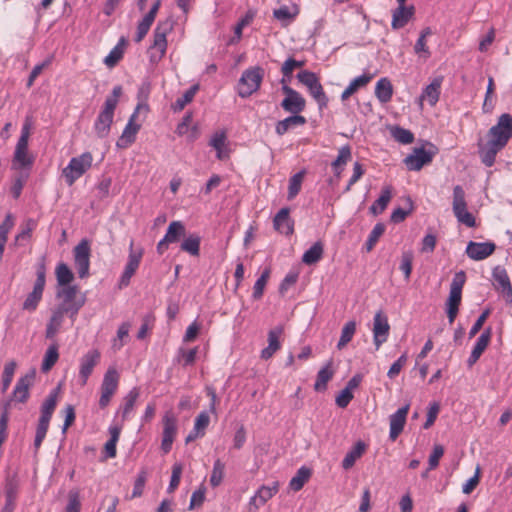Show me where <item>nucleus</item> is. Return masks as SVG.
I'll return each mask as SVG.
<instances>
[{
    "instance_id": "f8f14e48",
    "label": "nucleus",
    "mask_w": 512,
    "mask_h": 512,
    "mask_svg": "<svg viewBox=\"0 0 512 512\" xmlns=\"http://www.w3.org/2000/svg\"><path fill=\"white\" fill-rule=\"evenodd\" d=\"M429 149L424 147H415L411 154L404 159V164L410 171H419L425 165L432 162L433 157L437 152V148L433 144H428Z\"/></svg>"
},
{
    "instance_id": "a878e982",
    "label": "nucleus",
    "mask_w": 512,
    "mask_h": 512,
    "mask_svg": "<svg viewBox=\"0 0 512 512\" xmlns=\"http://www.w3.org/2000/svg\"><path fill=\"white\" fill-rule=\"evenodd\" d=\"M414 6H402L393 11L391 26L393 29L403 28L413 17Z\"/></svg>"
},
{
    "instance_id": "37998d69",
    "label": "nucleus",
    "mask_w": 512,
    "mask_h": 512,
    "mask_svg": "<svg viewBox=\"0 0 512 512\" xmlns=\"http://www.w3.org/2000/svg\"><path fill=\"white\" fill-rule=\"evenodd\" d=\"M140 395V390L138 387L132 388L129 393L123 399L122 406V419L126 420L130 413L133 411L135 403Z\"/></svg>"
},
{
    "instance_id": "13d9d810",
    "label": "nucleus",
    "mask_w": 512,
    "mask_h": 512,
    "mask_svg": "<svg viewBox=\"0 0 512 512\" xmlns=\"http://www.w3.org/2000/svg\"><path fill=\"white\" fill-rule=\"evenodd\" d=\"M492 335V330L490 327L486 328L479 338L476 341V344L472 350V352L479 354L480 356L487 348Z\"/></svg>"
},
{
    "instance_id": "8fccbe9b",
    "label": "nucleus",
    "mask_w": 512,
    "mask_h": 512,
    "mask_svg": "<svg viewBox=\"0 0 512 512\" xmlns=\"http://www.w3.org/2000/svg\"><path fill=\"white\" fill-rule=\"evenodd\" d=\"M14 226V220L11 214H7L4 221L0 225V259L3 256L7 235Z\"/></svg>"
},
{
    "instance_id": "4be33fe9",
    "label": "nucleus",
    "mask_w": 512,
    "mask_h": 512,
    "mask_svg": "<svg viewBox=\"0 0 512 512\" xmlns=\"http://www.w3.org/2000/svg\"><path fill=\"white\" fill-rule=\"evenodd\" d=\"M283 330V327L278 325L268 332V346L261 351L262 359H270L281 348L280 337Z\"/></svg>"
},
{
    "instance_id": "423d86ee",
    "label": "nucleus",
    "mask_w": 512,
    "mask_h": 512,
    "mask_svg": "<svg viewBox=\"0 0 512 512\" xmlns=\"http://www.w3.org/2000/svg\"><path fill=\"white\" fill-rule=\"evenodd\" d=\"M92 162L93 156L90 152H84L78 157L71 158L69 164L62 170L66 184L72 186L91 168Z\"/></svg>"
},
{
    "instance_id": "338daca9",
    "label": "nucleus",
    "mask_w": 512,
    "mask_h": 512,
    "mask_svg": "<svg viewBox=\"0 0 512 512\" xmlns=\"http://www.w3.org/2000/svg\"><path fill=\"white\" fill-rule=\"evenodd\" d=\"M297 14V7H294V11H291V9L288 6H281L280 8L275 9L273 11L274 17L280 21L292 20Z\"/></svg>"
},
{
    "instance_id": "393cba45",
    "label": "nucleus",
    "mask_w": 512,
    "mask_h": 512,
    "mask_svg": "<svg viewBox=\"0 0 512 512\" xmlns=\"http://www.w3.org/2000/svg\"><path fill=\"white\" fill-rule=\"evenodd\" d=\"M289 208L284 207L279 210L273 219V225L278 232L291 235L294 231V222L289 216Z\"/></svg>"
},
{
    "instance_id": "58836bf2",
    "label": "nucleus",
    "mask_w": 512,
    "mask_h": 512,
    "mask_svg": "<svg viewBox=\"0 0 512 512\" xmlns=\"http://www.w3.org/2000/svg\"><path fill=\"white\" fill-rule=\"evenodd\" d=\"M332 367V360H329L327 364L320 369V371L317 374V378L314 384V389L316 391H324L327 388V383L332 379L333 377V370Z\"/></svg>"
},
{
    "instance_id": "c756f323",
    "label": "nucleus",
    "mask_w": 512,
    "mask_h": 512,
    "mask_svg": "<svg viewBox=\"0 0 512 512\" xmlns=\"http://www.w3.org/2000/svg\"><path fill=\"white\" fill-rule=\"evenodd\" d=\"M226 139L227 137L225 132L219 131L216 132L210 140L209 144L216 150V156L219 160H225L229 157L230 151L227 147Z\"/></svg>"
},
{
    "instance_id": "49530a36",
    "label": "nucleus",
    "mask_w": 512,
    "mask_h": 512,
    "mask_svg": "<svg viewBox=\"0 0 512 512\" xmlns=\"http://www.w3.org/2000/svg\"><path fill=\"white\" fill-rule=\"evenodd\" d=\"M323 256V245L321 242L314 243L302 256V262L307 265L317 263Z\"/></svg>"
},
{
    "instance_id": "c9c22d12",
    "label": "nucleus",
    "mask_w": 512,
    "mask_h": 512,
    "mask_svg": "<svg viewBox=\"0 0 512 512\" xmlns=\"http://www.w3.org/2000/svg\"><path fill=\"white\" fill-rule=\"evenodd\" d=\"M201 237L198 234H190L184 237L180 249L191 256L197 257L200 254Z\"/></svg>"
},
{
    "instance_id": "e2e57ef3",
    "label": "nucleus",
    "mask_w": 512,
    "mask_h": 512,
    "mask_svg": "<svg viewBox=\"0 0 512 512\" xmlns=\"http://www.w3.org/2000/svg\"><path fill=\"white\" fill-rule=\"evenodd\" d=\"M494 79L492 77H489L488 79V85H487V91L485 95V99L483 102L482 110L484 113H490L494 108V102L492 99V95L494 93Z\"/></svg>"
},
{
    "instance_id": "c85d7f7f",
    "label": "nucleus",
    "mask_w": 512,
    "mask_h": 512,
    "mask_svg": "<svg viewBox=\"0 0 512 512\" xmlns=\"http://www.w3.org/2000/svg\"><path fill=\"white\" fill-rule=\"evenodd\" d=\"M65 314L66 313L56 308L52 311V315L47 323L45 331V337L47 339L54 340L56 334L59 332L62 326Z\"/></svg>"
},
{
    "instance_id": "aec40b11",
    "label": "nucleus",
    "mask_w": 512,
    "mask_h": 512,
    "mask_svg": "<svg viewBox=\"0 0 512 512\" xmlns=\"http://www.w3.org/2000/svg\"><path fill=\"white\" fill-rule=\"evenodd\" d=\"M495 244L492 242L470 241L466 247V254L469 258L479 261L489 257L495 251Z\"/></svg>"
},
{
    "instance_id": "39448f33",
    "label": "nucleus",
    "mask_w": 512,
    "mask_h": 512,
    "mask_svg": "<svg viewBox=\"0 0 512 512\" xmlns=\"http://www.w3.org/2000/svg\"><path fill=\"white\" fill-rule=\"evenodd\" d=\"M78 292V288L75 285L58 288L56 296L61 299L62 302L56 307V309L69 314L70 317L74 319L79 310L85 304V297L78 296Z\"/></svg>"
},
{
    "instance_id": "603ef678",
    "label": "nucleus",
    "mask_w": 512,
    "mask_h": 512,
    "mask_svg": "<svg viewBox=\"0 0 512 512\" xmlns=\"http://www.w3.org/2000/svg\"><path fill=\"white\" fill-rule=\"evenodd\" d=\"M356 331V322L349 321L347 322L341 331V336L339 342L337 344L338 349H342L345 347L353 338Z\"/></svg>"
},
{
    "instance_id": "6e6552de",
    "label": "nucleus",
    "mask_w": 512,
    "mask_h": 512,
    "mask_svg": "<svg viewBox=\"0 0 512 512\" xmlns=\"http://www.w3.org/2000/svg\"><path fill=\"white\" fill-rule=\"evenodd\" d=\"M263 69L254 67L243 72L238 83V94L242 98H247L256 92L263 79Z\"/></svg>"
},
{
    "instance_id": "6ab92c4d",
    "label": "nucleus",
    "mask_w": 512,
    "mask_h": 512,
    "mask_svg": "<svg viewBox=\"0 0 512 512\" xmlns=\"http://www.w3.org/2000/svg\"><path fill=\"white\" fill-rule=\"evenodd\" d=\"M465 282L466 274L464 271H459L454 275L450 285V292L446 306L459 308L462 299V289Z\"/></svg>"
},
{
    "instance_id": "f257e3e1",
    "label": "nucleus",
    "mask_w": 512,
    "mask_h": 512,
    "mask_svg": "<svg viewBox=\"0 0 512 512\" xmlns=\"http://www.w3.org/2000/svg\"><path fill=\"white\" fill-rule=\"evenodd\" d=\"M512 138V116L503 113L497 123L487 132V141L478 142V153L482 163L486 167H492L497 154L507 145Z\"/></svg>"
},
{
    "instance_id": "4d7b16f0",
    "label": "nucleus",
    "mask_w": 512,
    "mask_h": 512,
    "mask_svg": "<svg viewBox=\"0 0 512 512\" xmlns=\"http://www.w3.org/2000/svg\"><path fill=\"white\" fill-rule=\"evenodd\" d=\"M270 276V270L267 268L263 271L261 276L257 279L253 287L252 297L255 300L260 299L263 296L264 288Z\"/></svg>"
},
{
    "instance_id": "2f4dec72",
    "label": "nucleus",
    "mask_w": 512,
    "mask_h": 512,
    "mask_svg": "<svg viewBox=\"0 0 512 512\" xmlns=\"http://www.w3.org/2000/svg\"><path fill=\"white\" fill-rule=\"evenodd\" d=\"M306 123V118L301 115H291L276 123L275 131L279 136L284 135L291 128L302 126Z\"/></svg>"
},
{
    "instance_id": "2eb2a0df",
    "label": "nucleus",
    "mask_w": 512,
    "mask_h": 512,
    "mask_svg": "<svg viewBox=\"0 0 512 512\" xmlns=\"http://www.w3.org/2000/svg\"><path fill=\"white\" fill-rule=\"evenodd\" d=\"M373 342L376 350L385 343L389 336L390 325L387 316L380 310L373 319Z\"/></svg>"
},
{
    "instance_id": "7ed1b4c3",
    "label": "nucleus",
    "mask_w": 512,
    "mask_h": 512,
    "mask_svg": "<svg viewBox=\"0 0 512 512\" xmlns=\"http://www.w3.org/2000/svg\"><path fill=\"white\" fill-rule=\"evenodd\" d=\"M60 388L53 389L41 405V415L36 428L34 447L38 450L46 437L49 423L58 402Z\"/></svg>"
},
{
    "instance_id": "5701e85b",
    "label": "nucleus",
    "mask_w": 512,
    "mask_h": 512,
    "mask_svg": "<svg viewBox=\"0 0 512 512\" xmlns=\"http://www.w3.org/2000/svg\"><path fill=\"white\" fill-rule=\"evenodd\" d=\"M35 378V371L27 373L21 377L14 388L13 397L17 402L25 403L29 398V388L32 385Z\"/></svg>"
},
{
    "instance_id": "c03bdc74",
    "label": "nucleus",
    "mask_w": 512,
    "mask_h": 512,
    "mask_svg": "<svg viewBox=\"0 0 512 512\" xmlns=\"http://www.w3.org/2000/svg\"><path fill=\"white\" fill-rule=\"evenodd\" d=\"M121 433V427L111 426L109 427L110 439L104 446L105 454L108 458H114L116 456V444L119 440Z\"/></svg>"
},
{
    "instance_id": "0e129e2a",
    "label": "nucleus",
    "mask_w": 512,
    "mask_h": 512,
    "mask_svg": "<svg viewBox=\"0 0 512 512\" xmlns=\"http://www.w3.org/2000/svg\"><path fill=\"white\" fill-rule=\"evenodd\" d=\"M182 471H183V465L181 463H175L172 466L171 479H170V483H169V486L167 489L168 493L174 492V490L178 487V485L180 483Z\"/></svg>"
},
{
    "instance_id": "774afa93",
    "label": "nucleus",
    "mask_w": 512,
    "mask_h": 512,
    "mask_svg": "<svg viewBox=\"0 0 512 512\" xmlns=\"http://www.w3.org/2000/svg\"><path fill=\"white\" fill-rule=\"evenodd\" d=\"M198 352V348H192L190 350H185L184 348H180L178 351L179 359L184 366L192 365L195 362L196 355Z\"/></svg>"
},
{
    "instance_id": "7c9ffc66",
    "label": "nucleus",
    "mask_w": 512,
    "mask_h": 512,
    "mask_svg": "<svg viewBox=\"0 0 512 512\" xmlns=\"http://www.w3.org/2000/svg\"><path fill=\"white\" fill-rule=\"evenodd\" d=\"M373 74H362L354 78L341 94V100L345 101L352 96L358 89L365 87L373 79Z\"/></svg>"
},
{
    "instance_id": "5fc2aeb1",
    "label": "nucleus",
    "mask_w": 512,
    "mask_h": 512,
    "mask_svg": "<svg viewBox=\"0 0 512 512\" xmlns=\"http://www.w3.org/2000/svg\"><path fill=\"white\" fill-rule=\"evenodd\" d=\"M351 159V148L346 145L340 148L337 158L332 162V167L336 175H339L341 170L339 168L344 166Z\"/></svg>"
},
{
    "instance_id": "a19ab883",
    "label": "nucleus",
    "mask_w": 512,
    "mask_h": 512,
    "mask_svg": "<svg viewBox=\"0 0 512 512\" xmlns=\"http://www.w3.org/2000/svg\"><path fill=\"white\" fill-rule=\"evenodd\" d=\"M58 344L53 342L46 350L43 362L41 365L42 372H48L56 364L59 359Z\"/></svg>"
},
{
    "instance_id": "de8ad7c7",
    "label": "nucleus",
    "mask_w": 512,
    "mask_h": 512,
    "mask_svg": "<svg viewBox=\"0 0 512 512\" xmlns=\"http://www.w3.org/2000/svg\"><path fill=\"white\" fill-rule=\"evenodd\" d=\"M126 44V40L122 37L118 44L109 52V54L105 57L104 63L106 66L112 68L114 67L123 57L124 49L123 46Z\"/></svg>"
},
{
    "instance_id": "79ce46f5",
    "label": "nucleus",
    "mask_w": 512,
    "mask_h": 512,
    "mask_svg": "<svg viewBox=\"0 0 512 512\" xmlns=\"http://www.w3.org/2000/svg\"><path fill=\"white\" fill-rule=\"evenodd\" d=\"M311 476V470L305 466L299 468L296 472V475L292 477L289 482V487L293 491H299L303 488L305 483L309 480Z\"/></svg>"
},
{
    "instance_id": "dca6fc26",
    "label": "nucleus",
    "mask_w": 512,
    "mask_h": 512,
    "mask_svg": "<svg viewBox=\"0 0 512 512\" xmlns=\"http://www.w3.org/2000/svg\"><path fill=\"white\" fill-rule=\"evenodd\" d=\"M492 276L496 289L502 293L505 301L512 305V285L506 269L496 266L493 269Z\"/></svg>"
},
{
    "instance_id": "e433bc0d",
    "label": "nucleus",
    "mask_w": 512,
    "mask_h": 512,
    "mask_svg": "<svg viewBox=\"0 0 512 512\" xmlns=\"http://www.w3.org/2000/svg\"><path fill=\"white\" fill-rule=\"evenodd\" d=\"M186 236L185 225L181 221H172L164 236L165 241L171 243L178 242L182 237Z\"/></svg>"
},
{
    "instance_id": "ddd939ff",
    "label": "nucleus",
    "mask_w": 512,
    "mask_h": 512,
    "mask_svg": "<svg viewBox=\"0 0 512 512\" xmlns=\"http://www.w3.org/2000/svg\"><path fill=\"white\" fill-rule=\"evenodd\" d=\"M73 252L77 273L80 278H86L89 275L90 267V245L88 240H81Z\"/></svg>"
},
{
    "instance_id": "72a5a7b5",
    "label": "nucleus",
    "mask_w": 512,
    "mask_h": 512,
    "mask_svg": "<svg viewBox=\"0 0 512 512\" xmlns=\"http://www.w3.org/2000/svg\"><path fill=\"white\" fill-rule=\"evenodd\" d=\"M18 493V484L15 480L9 479L5 484V497L6 503L1 512H13L15 507V500Z\"/></svg>"
},
{
    "instance_id": "f3484780",
    "label": "nucleus",
    "mask_w": 512,
    "mask_h": 512,
    "mask_svg": "<svg viewBox=\"0 0 512 512\" xmlns=\"http://www.w3.org/2000/svg\"><path fill=\"white\" fill-rule=\"evenodd\" d=\"M177 432V420L172 413H166L163 417V434L161 448L168 453L171 448Z\"/></svg>"
},
{
    "instance_id": "69168bd1",
    "label": "nucleus",
    "mask_w": 512,
    "mask_h": 512,
    "mask_svg": "<svg viewBox=\"0 0 512 512\" xmlns=\"http://www.w3.org/2000/svg\"><path fill=\"white\" fill-rule=\"evenodd\" d=\"M41 299L42 294L32 290V292L28 294L25 301L23 302V310L30 312L35 311Z\"/></svg>"
},
{
    "instance_id": "9d476101",
    "label": "nucleus",
    "mask_w": 512,
    "mask_h": 512,
    "mask_svg": "<svg viewBox=\"0 0 512 512\" xmlns=\"http://www.w3.org/2000/svg\"><path fill=\"white\" fill-rule=\"evenodd\" d=\"M297 78L300 83L308 88L309 93L316 100L320 109L327 106L328 98L314 72L303 70L297 74Z\"/></svg>"
},
{
    "instance_id": "cd10ccee",
    "label": "nucleus",
    "mask_w": 512,
    "mask_h": 512,
    "mask_svg": "<svg viewBox=\"0 0 512 512\" xmlns=\"http://www.w3.org/2000/svg\"><path fill=\"white\" fill-rule=\"evenodd\" d=\"M442 81V77L434 78L433 81L429 85H427L423 90L420 96V101L427 99L431 106L436 105L440 97Z\"/></svg>"
},
{
    "instance_id": "6e6d98bb",
    "label": "nucleus",
    "mask_w": 512,
    "mask_h": 512,
    "mask_svg": "<svg viewBox=\"0 0 512 512\" xmlns=\"http://www.w3.org/2000/svg\"><path fill=\"white\" fill-rule=\"evenodd\" d=\"M385 232V225L383 223H377L372 231L369 234V237L366 241L365 247L368 252H370L379 238L384 234Z\"/></svg>"
},
{
    "instance_id": "09e8293b",
    "label": "nucleus",
    "mask_w": 512,
    "mask_h": 512,
    "mask_svg": "<svg viewBox=\"0 0 512 512\" xmlns=\"http://www.w3.org/2000/svg\"><path fill=\"white\" fill-rule=\"evenodd\" d=\"M198 89H199L198 85H193L188 90H186L185 93L181 97H179L175 101V103H173V105H172L173 110L175 112L182 111L184 109V107L193 100Z\"/></svg>"
},
{
    "instance_id": "a18cd8bd",
    "label": "nucleus",
    "mask_w": 512,
    "mask_h": 512,
    "mask_svg": "<svg viewBox=\"0 0 512 512\" xmlns=\"http://www.w3.org/2000/svg\"><path fill=\"white\" fill-rule=\"evenodd\" d=\"M55 273L58 288L70 286L69 284L74 279L72 271L65 263L58 264Z\"/></svg>"
},
{
    "instance_id": "680f3d73",
    "label": "nucleus",
    "mask_w": 512,
    "mask_h": 512,
    "mask_svg": "<svg viewBox=\"0 0 512 512\" xmlns=\"http://www.w3.org/2000/svg\"><path fill=\"white\" fill-rule=\"evenodd\" d=\"M16 365L17 364L15 361H10L5 364L3 374H2V390L3 391H6L8 389V387L10 386L13 376H14V373H15Z\"/></svg>"
},
{
    "instance_id": "4468645a",
    "label": "nucleus",
    "mask_w": 512,
    "mask_h": 512,
    "mask_svg": "<svg viewBox=\"0 0 512 512\" xmlns=\"http://www.w3.org/2000/svg\"><path fill=\"white\" fill-rule=\"evenodd\" d=\"M282 91L286 97L281 102V107L292 115H299L306 106V101L302 95L287 85L282 86Z\"/></svg>"
},
{
    "instance_id": "bf43d9fd",
    "label": "nucleus",
    "mask_w": 512,
    "mask_h": 512,
    "mask_svg": "<svg viewBox=\"0 0 512 512\" xmlns=\"http://www.w3.org/2000/svg\"><path fill=\"white\" fill-rule=\"evenodd\" d=\"M278 492V483H273L272 486H261L256 495L258 496L259 503L265 505V503L270 500L276 493Z\"/></svg>"
},
{
    "instance_id": "f03ea898",
    "label": "nucleus",
    "mask_w": 512,
    "mask_h": 512,
    "mask_svg": "<svg viewBox=\"0 0 512 512\" xmlns=\"http://www.w3.org/2000/svg\"><path fill=\"white\" fill-rule=\"evenodd\" d=\"M121 94L122 87L117 85L113 88L111 95L105 99L104 105L94 123V130L99 138H105L108 136L113 123L114 111L117 107Z\"/></svg>"
},
{
    "instance_id": "b1692460",
    "label": "nucleus",
    "mask_w": 512,
    "mask_h": 512,
    "mask_svg": "<svg viewBox=\"0 0 512 512\" xmlns=\"http://www.w3.org/2000/svg\"><path fill=\"white\" fill-rule=\"evenodd\" d=\"M100 360V353L98 350H91L85 354L81 359L79 375L82 380V385H85L87 379L91 375L94 367Z\"/></svg>"
},
{
    "instance_id": "bb28decb",
    "label": "nucleus",
    "mask_w": 512,
    "mask_h": 512,
    "mask_svg": "<svg viewBox=\"0 0 512 512\" xmlns=\"http://www.w3.org/2000/svg\"><path fill=\"white\" fill-rule=\"evenodd\" d=\"M151 91V83L149 81H144L138 88L137 99L138 103L135 107L136 114H143V119L146 117L149 112V106L147 104V100L149 98Z\"/></svg>"
},
{
    "instance_id": "473e14b6",
    "label": "nucleus",
    "mask_w": 512,
    "mask_h": 512,
    "mask_svg": "<svg viewBox=\"0 0 512 512\" xmlns=\"http://www.w3.org/2000/svg\"><path fill=\"white\" fill-rule=\"evenodd\" d=\"M375 96L381 103H387L393 96V86L391 81L383 77L378 80L375 86Z\"/></svg>"
},
{
    "instance_id": "9b49d317",
    "label": "nucleus",
    "mask_w": 512,
    "mask_h": 512,
    "mask_svg": "<svg viewBox=\"0 0 512 512\" xmlns=\"http://www.w3.org/2000/svg\"><path fill=\"white\" fill-rule=\"evenodd\" d=\"M453 212L457 220L468 227L476 225L475 217L468 212L465 200V191L460 185H456L453 189Z\"/></svg>"
},
{
    "instance_id": "a211bd4d",
    "label": "nucleus",
    "mask_w": 512,
    "mask_h": 512,
    "mask_svg": "<svg viewBox=\"0 0 512 512\" xmlns=\"http://www.w3.org/2000/svg\"><path fill=\"white\" fill-rule=\"evenodd\" d=\"M140 115L141 114H136L135 111L132 113V115L129 118L128 123L126 124V126L122 132L121 137L117 141L118 147L126 148L135 141L136 134L138 133V131L141 128V123L137 122L139 120Z\"/></svg>"
},
{
    "instance_id": "3c124183",
    "label": "nucleus",
    "mask_w": 512,
    "mask_h": 512,
    "mask_svg": "<svg viewBox=\"0 0 512 512\" xmlns=\"http://www.w3.org/2000/svg\"><path fill=\"white\" fill-rule=\"evenodd\" d=\"M392 137L401 144H410L414 141V134L400 126H393L390 128Z\"/></svg>"
},
{
    "instance_id": "412c9836",
    "label": "nucleus",
    "mask_w": 512,
    "mask_h": 512,
    "mask_svg": "<svg viewBox=\"0 0 512 512\" xmlns=\"http://www.w3.org/2000/svg\"><path fill=\"white\" fill-rule=\"evenodd\" d=\"M409 411V405L399 408L394 414L390 416V432L389 438L394 441L403 431L406 423V417Z\"/></svg>"
},
{
    "instance_id": "864d4df0",
    "label": "nucleus",
    "mask_w": 512,
    "mask_h": 512,
    "mask_svg": "<svg viewBox=\"0 0 512 512\" xmlns=\"http://www.w3.org/2000/svg\"><path fill=\"white\" fill-rule=\"evenodd\" d=\"M305 171H299L298 173L294 174L290 180H289V187H288V199L292 200L297 196V194L301 190V185L304 179Z\"/></svg>"
},
{
    "instance_id": "0eeeda50",
    "label": "nucleus",
    "mask_w": 512,
    "mask_h": 512,
    "mask_svg": "<svg viewBox=\"0 0 512 512\" xmlns=\"http://www.w3.org/2000/svg\"><path fill=\"white\" fill-rule=\"evenodd\" d=\"M30 136V123L28 121L22 127L21 135L17 141L13 166L16 169L30 167L33 164V157L28 153V139Z\"/></svg>"
},
{
    "instance_id": "ea45409f",
    "label": "nucleus",
    "mask_w": 512,
    "mask_h": 512,
    "mask_svg": "<svg viewBox=\"0 0 512 512\" xmlns=\"http://www.w3.org/2000/svg\"><path fill=\"white\" fill-rule=\"evenodd\" d=\"M392 189L386 186L382 189L379 198L370 206L369 210L373 215L381 214L387 207L392 197Z\"/></svg>"
},
{
    "instance_id": "052dcab7",
    "label": "nucleus",
    "mask_w": 512,
    "mask_h": 512,
    "mask_svg": "<svg viewBox=\"0 0 512 512\" xmlns=\"http://www.w3.org/2000/svg\"><path fill=\"white\" fill-rule=\"evenodd\" d=\"M224 470H225L224 463H222L220 459H217L214 462L213 470H212L211 477H210V484L213 487L219 486L220 483L222 482L223 477H224Z\"/></svg>"
},
{
    "instance_id": "4c0bfd02",
    "label": "nucleus",
    "mask_w": 512,
    "mask_h": 512,
    "mask_svg": "<svg viewBox=\"0 0 512 512\" xmlns=\"http://www.w3.org/2000/svg\"><path fill=\"white\" fill-rule=\"evenodd\" d=\"M118 381V372L113 368L108 369L101 384V392L114 395L118 387Z\"/></svg>"
},
{
    "instance_id": "f704fd0d",
    "label": "nucleus",
    "mask_w": 512,
    "mask_h": 512,
    "mask_svg": "<svg viewBox=\"0 0 512 512\" xmlns=\"http://www.w3.org/2000/svg\"><path fill=\"white\" fill-rule=\"evenodd\" d=\"M366 450V444L363 441H358L353 448L345 455L342 461V467L348 470L353 467L355 462L363 455Z\"/></svg>"
},
{
    "instance_id": "20e7f679",
    "label": "nucleus",
    "mask_w": 512,
    "mask_h": 512,
    "mask_svg": "<svg viewBox=\"0 0 512 512\" xmlns=\"http://www.w3.org/2000/svg\"><path fill=\"white\" fill-rule=\"evenodd\" d=\"M173 28L174 20L172 17H168L157 23L153 33V43L150 47V49L153 50L150 55L152 62H158L164 57L167 50V35Z\"/></svg>"
},
{
    "instance_id": "1a4fd4ad",
    "label": "nucleus",
    "mask_w": 512,
    "mask_h": 512,
    "mask_svg": "<svg viewBox=\"0 0 512 512\" xmlns=\"http://www.w3.org/2000/svg\"><path fill=\"white\" fill-rule=\"evenodd\" d=\"M143 254L144 248L141 246L136 247L134 245V241L131 240L129 244L128 260L118 283L120 289L127 287L130 284L131 278L136 273L140 265Z\"/></svg>"
}]
</instances>
